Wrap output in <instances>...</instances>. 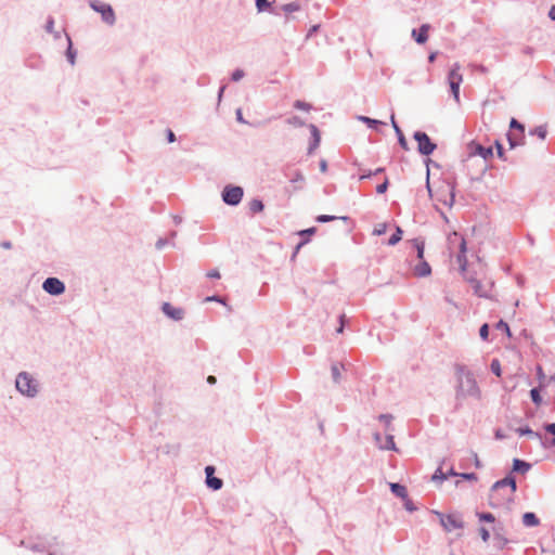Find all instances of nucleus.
I'll return each instance as SVG.
<instances>
[{
	"label": "nucleus",
	"mask_w": 555,
	"mask_h": 555,
	"mask_svg": "<svg viewBox=\"0 0 555 555\" xmlns=\"http://www.w3.org/2000/svg\"><path fill=\"white\" fill-rule=\"evenodd\" d=\"M455 374L457 378V386L455 391L456 400L472 397L475 399L481 398V390L477 384L474 373L464 364L455 365Z\"/></svg>",
	"instance_id": "obj_1"
},
{
	"label": "nucleus",
	"mask_w": 555,
	"mask_h": 555,
	"mask_svg": "<svg viewBox=\"0 0 555 555\" xmlns=\"http://www.w3.org/2000/svg\"><path fill=\"white\" fill-rule=\"evenodd\" d=\"M517 490L516 478L512 473H508L503 479L495 481L489 494V505L491 507H499L506 502L513 500V495Z\"/></svg>",
	"instance_id": "obj_2"
},
{
	"label": "nucleus",
	"mask_w": 555,
	"mask_h": 555,
	"mask_svg": "<svg viewBox=\"0 0 555 555\" xmlns=\"http://www.w3.org/2000/svg\"><path fill=\"white\" fill-rule=\"evenodd\" d=\"M15 388L24 397L36 398L40 391V383L28 372H20L15 378Z\"/></svg>",
	"instance_id": "obj_3"
},
{
	"label": "nucleus",
	"mask_w": 555,
	"mask_h": 555,
	"mask_svg": "<svg viewBox=\"0 0 555 555\" xmlns=\"http://www.w3.org/2000/svg\"><path fill=\"white\" fill-rule=\"evenodd\" d=\"M448 240H449L450 244H453L454 241H456V240L460 241L459 254L456 255V262L459 263L461 273L464 276L468 275V272H467L468 261H467V257H466V251H467L466 240L457 232H453V234L450 235Z\"/></svg>",
	"instance_id": "obj_4"
},
{
	"label": "nucleus",
	"mask_w": 555,
	"mask_h": 555,
	"mask_svg": "<svg viewBox=\"0 0 555 555\" xmlns=\"http://www.w3.org/2000/svg\"><path fill=\"white\" fill-rule=\"evenodd\" d=\"M89 5L93 11L101 14V18L105 24L113 26L116 23V15L111 4L100 0H91Z\"/></svg>",
	"instance_id": "obj_5"
},
{
	"label": "nucleus",
	"mask_w": 555,
	"mask_h": 555,
	"mask_svg": "<svg viewBox=\"0 0 555 555\" xmlns=\"http://www.w3.org/2000/svg\"><path fill=\"white\" fill-rule=\"evenodd\" d=\"M413 139L417 142V152L423 156L431 155L437 149V144L424 131H415Z\"/></svg>",
	"instance_id": "obj_6"
},
{
	"label": "nucleus",
	"mask_w": 555,
	"mask_h": 555,
	"mask_svg": "<svg viewBox=\"0 0 555 555\" xmlns=\"http://www.w3.org/2000/svg\"><path fill=\"white\" fill-rule=\"evenodd\" d=\"M460 64L454 63L448 74V83L450 86L451 94L456 103H460V86L463 81V76L460 73Z\"/></svg>",
	"instance_id": "obj_7"
},
{
	"label": "nucleus",
	"mask_w": 555,
	"mask_h": 555,
	"mask_svg": "<svg viewBox=\"0 0 555 555\" xmlns=\"http://www.w3.org/2000/svg\"><path fill=\"white\" fill-rule=\"evenodd\" d=\"M244 190L238 185H225L222 190V201L229 206H237L243 198Z\"/></svg>",
	"instance_id": "obj_8"
},
{
	"label": "nucleus",
	"mask_w": 555,
	"mask_h": 555,
	"mask_svg": "<svg viewBox=\"0 0 555 555\" xmlns=\"http://www.w3.org/2000/svg\"><path fill=\"white\" fill-rule=\"evenodd\" d=\"M435 515H437V517L440 520V525L448 532H451L455 529H462L464 527V522H463L461 516H459L456 514L444 515L441 512L435 511Z\"/></svg>",
	"instance_id": "obj_9"
},
{
	"label": "nucleus",
	"mask_w": 555,
	"mask_h": 555,
	"mask_svg": "<svg viewBox=\"0 0 555 555\" xmlns=\"http://www.w3.org/2000/svg\"><path fill=\"white\" fill-rule=\"evenodd\" d=\"M42 289L51 296H60L65 293L66 286L57 278H47L42 283Z\"/></svg>",
	"instance_id": "obj_10"
},
{
	"label": "nucleus",
	"mask_w": 555,
	"mask_h": 555,
	"mask_svg": "<svg viewBox=\"0 0 555 555\" xmlns=\"http://www.w3.org/2000/svg\"><path fill=\"white\" fill-rule=\"evenodd\" d=\"M494 547L499 551L505 548L508 543V539L504 535V527L502 524H498L492 528Z\"/></svg>",
	"instance_id": "obj_11"
},
{
	"label": "nucleus",
	"mask_w": 555,
	"mask_h": 555,
	"mask_svg": "<svg viewBox=\"0 0 555 555\" xmlns=\"http://www.w3.org/2000/svg\"><path fill=\"white\" fill-rule=\"evenodd\" d=\"M205 474H206V485L209 489L217 491L220 490L223 486L222 479L215 477V467L211 465H208L205 467Z\"/></svg>",
	"instance_id": "obj_12"
},
{
	"label": "nucleus",
	"mask_w": 555,
	"mask_h": 555,
	"mask_svg": "<svg viewBox=\"0 0 555 555\" xmlns=\"http://www.w3.org/2000/svg\"><path fill=\"white\" fill-rule=\"evenodd\" d=\"M163 313L173 321H181L184 318V310L179 307H173L170 302H164L162 306Z\"/></svg>",
	"instance_id": "obj_13"
},
{
	"label": "nucleus",
	"mask_w": 555,
	"mask_h": 555,
	"mask_svg": "<svg viewBox=\"0 0 555 555\" xmlns=\"http://www.w3.org/2000/svg\"><path fill=\"white\" fill-rule=\"evenodd\" d=\"M468 146L470 155H478L485 160H488L493 156V150L491 146L486 147L475 141L470 142Z\"/></svg>",
	"instance_id": "obj_14"
},
{
	"label": "nucleus",
	"mask_w": 555,
	"mask_h": 555,
	"mask_svg": "<svg viewBox=\"0 0 555 555\" xmlns=\"http://www.w3.org/2000/svg\"><path fill=\"white\" fill-rule=\"evenodd\" d=\"M20 545L35 553H43L50 547V544L42 538H38L37 542L22 540Z\"/></svg>",
	"instance_id": "obj_15"
},
{
	"label": "nucleus",
	"mask_w": 555,
	"mask_h": 555,
	"mask_svg": "<svg viewBox=\"0 0 555 555\" xmlns=\"http://www.w3.org/2000/svg\"><path fill=\"white\" fill-rule=\"evenodd\" d=\"M465 280L472 285V288H473L475 295H477L478 297H481V298L489 297L488 291L485 288V286L482 285V283L479 280H477L470 275H465Z\"/></svg>",
	"instance_id": "obj_16"
},
{
	"label": "nucleus",
	"mask_w": 555,
	"mask_h": 555,
	"mask_svg": "<svg viewBox=\"0 0 555 555\" xmlns=\"http://www.w3.org/2000/svg\"><path fill=\"white\" fill-rule=\"evenodd\" d=\"M308 128H309L310 133H311V139H310L309 147H308V154H312L313 151L315 149H318L319 145H320L321 134H320V131H319L318 127L314 124L308 125Z\"/></svg>",
	"instance_id": "obj_17"
},
{
	"label": "nucleus",
	"mask_w": 555,
	"mask_h": 555,
	"mask_svg": "<svg viewBox=\"0 0 555 555\" xmlns=\"http://www.w3.org/2000/svg\"><path fill=\"white\" fill-rule=\"evenodd\" d=\"M430 26L428 24L421 25L420 28L412 29V38L415 40L416 43L423 44L428 40V30Z\"/></svg>",
	"instance_id": "obj_18"
},
{
	"label": "nucleus",
	"mask_w": 555,
	"mask_h": 555,
	"mask_svg": "<svg viewBox=\"0 0 555 555\" xmlns=\"http://www.w3.org/2000/svg\"><path fill=\"white\" fill-rule=\"evenodd\" d=\"M413 272L417 278H426L431 274V267L425 259H422L414 267Z\"/></svg>",
	"instance_id": "obj_19"
},
{
	"label": "nucleus",
	"mask_w": 555,
	"mask_h": 555,
	"mask_svg": "<svg viewBox=\"0 0 555 555\" xmlns=\"http://www.w3.org/2000/svg\"><path fill=\"white\" fill-rule=\"evenodd\" d=\"M390 120H391V125H392V128L396 132V135H397V139H398V144L405 151H409V144H408V141L401 130V128L399 127V125L397 124L396 119H395V116L391 115L390 117Z\"/></svg>",
	"instance_id": "obj_20"
},
{
	"label": "nucleus",
	"mask_w": 555,
	"mask_h": 555,
	"mask_svg": "<svg viewBox=\"0 0 555 555\" xmlns=\"http://www.w3.org/2000/svg\"><path fill=\"white\" fill-rule=\"evenodd\" d=\"M317 232V228L315 227H311V228H308V229H305V230H301L299 231V236L301 237V241L297 244L296 248H295V253H294V256L296 255V253L304 246L306 245L309 241H310V236L313 235L314 233Z\"/></svg>",
	"instance_id": "obj_21"
},
{
	"label": "nucleus",
	"mask_w": 555,
	"mask_h": 555,
	"mask_svg": "<svg viewBox=\"0 0 555 555\" xmlns=\"http://www.w3.org/2000/svg\"><path fill=\"white\" fill-rule=\"evenodd\" d=\"M531 468V464L524 461V460H520V459H514L513 460V467H512V475L514 473H519V474H526L527 472H529Z\"/></svg>",
	"instance_id": "obj_22"
},
{
	"label": "nucleus",
	"mask_w": 555,
	"mask_h": 555,
	"mask_svg": "<svg viewBox=\"0 0 555 555\" xmlns=\"http://www.w3.org/2000/svg\"><path fill=\"white\" fill-rule=\"evenodd\" d=\"M522 525L528 528L537 527L540 525V519L534 513L526 512L522 515Z\"/></svg>",
	"instance_id": "obj_23"
},
{
	"label": "nucleus",
	"mask_w": 555,
	"mask_h": 555,
	"mask_svg": "<svg viewBox=\"0 0 555 555\" xmlns=\"http://www.w3.org/2000/svg\"><path fill=\"white\" fill-rule=\"evenodd\" d=\"M346 370V366L341 362H334L331 365V373L334 383L339 384L341 380V371Z\"/></svg>",
	"instance_id": "obj_24"
},
{
	"label": "nucleus",
	"mask_w": 555,
	"mask_h": 555,
	"mask_svg": "<svg viewBox=\"0 0 555 555\" xmlns=\"http://www.w3.org/2000/svg\"><path fill=\"white\" fill-rule=\"evenodd\" d=\"M390 491L393 495L400 499H406L408 490L405 486L399 483V482H390L389 483Z\"/></svg>",
	"instance_id": "obj_25"
},
{
	"label": "nucleus",
	"mask_w": 555,
	"mask_h": 555,
	"mask_svg": "<svg viewBox=\"0 0 555 555\" xmlns=\"http://www.w3.org/2000/svg\"><path fill=\"white\" fill-rule=\"evenodd\" d=\"M256 2V9L259 13L269 11L273 14H278L274 9H272V3L274 0H255Z\"/></svg>",
	"instance_id": "obj_26"
},
{
	"label": "nucleus",
	"mask_w": 555,
	"mask_h": 555,
	"mask_svg": "<svg viewBox=\"0 0 555 555\" xmlns=\"http://www.w3.org/2000/svg\"><path fill=\"white\" fill-rule=\"evenodd\" d=\"M281 10L286 14L285 23L289 21V14L300 10V4L297 1L285 3L281 7Z\"/></svg>",
	"instance_id": "obj_27"
},
{
	"label": "nucleus",
	"mask_w": 555,
	"mask_h": 555,
	"mask_svg": "<svg viewBox=\"0 0 555 555\" xmlns=\"http://www.w3.org/2000/svg\"><path fill=\"white\" fill-rule=\"evenodd\" d=\"M413 247L416 250V257L418 260L424 259V251H425V242L422 238H413L412 240Z\"/></svg>",
	"instance_id": "obj_28"
},
{
	"label": "nucleus",
	"mask_w": 555,
	"mask_h": 555,
	"mask_svg": "<svg viewBox=\"0 0 555 555\" xmlns=\"http://www.w3.org/2000/svg\"><path fill=\"white\" fill-rule=\"evenodd\" d=\"M515 431L519 435V436H529V437H532V438H537V439H542V436L540 433H537V431H533L529 426H524V427H518L515 429Z\"/></svg>",
	"instance_id": "obj_29"
},
{
	"label": "nucleus",
	"mask_w": 555,
	"mask_h": 555,
	"mask_svg": "<svg viewBox=\"0 0 555 555\" xmlns=\"http://www.w3.org/2000/svg\"><path fill=\"white\" fill-rule=\"evenodd\" d=\"M248 208L251 214H258L264 209V205L261 199L254 198L249 202Z\"/></svg>",
	"instance_id": "obj_30"
},
{
	"label": "nucleus",
	"mask_w": 555,
	"mask_h": 555,
	"mask_svg": "<svg viewBox=\"0 0 555 555\" xmlns=\"http://www.w3.org/2000/svg\"><path fill=\"white\" fill-rule=\"evenodd\" d=\"M359 120H361L362 122L366 124L369 128L371 129H377L378 126L380 125H385L383 121L380 120H377V119H373V118H370V117H366V116H359L358 117Z\"/></svg>",
	"instance_id": "obj_31"
},
{
	"label": "nucleus",
	"mask_w": 555,
	"mask_h": 555,
	"mask_svg": "<svg viewBox=\"0 0 555 555\" xmlns=\"http://www.w3.org/2000/svg\"><path fill=\"white\" fill-rule=\"evenodd\" d=\"M67 41H68V47L66 50V57H67V61L70 63V65H74L77 52L73 48L72 39L69 36H67Z\"/></svg>",
	"instance_id": "obj_32"
},
{
	"label": "nucleus",
	"mask_w": 555,
	"mask_h": 555,
	"mask_svg": "<svg viewBox=\"0 0 555 555\" xmlns=\"http://www.w3.org/2000/svg\"><path fill=\"white\" fill-rule=\"evenodd\" d=\"M402 234H403V230L399 225H396V231L389 237L388 245L395 246L396 244H398L402 238Z\"/></svg>",
	"instance_id": "obj_33"
},
{
	"label": "nucleus",
	"mask_w": 555,
	"mask_h": 555,
	"mask_svg": "<svg viewBox=\"0 0 555 555\" xmlns=\"http://www.w3.org/2000/svg\"><path fill=\"white\" fill-rule=\"evenodd\" d=\"M530 134L537 135L541 140H544L547 134V128L545 125H540V126L535 127L534 129L530 130Z\"/></svg>",
	"instance_id": "obj_34"
},
{
	"label": "nucleus",
	"mask_w": 555,
	"mask_h": 555,
	"mask_svg": "<svg viewBox=\"0 0 555 555\" xmlns=\"http://www.w3.org/2000/svg\"><path fill=\"white\" fill-rule=\"evenodd\" d=\"M286 124L296 128H301L306 126V122L301 119V117L294 115L288 117L286 120Z\"/></svg>",
	"instance_id": "obj_35"
},
{
	"label": "nucleus",
	"mask_w": 555,
	"mask_h": 555,
	"mask_svg": "<svg viewBox=\"0 0 555 555\" xmlns=\"http://www.w3.org/2000/svg\"><path fill=\"white\" fill-rule=\"evenodd\" d=\"M530 398L535 405H540L542 403L541 388L540 387L532 388L530 390Z\"/></svg>",
	"instance_id": "obj_36"
},
{
	"label": "nucleus",
	"mask_w": 555,
	"mask_h": 555,
	"mask_svg": "<svg viewBox=\"0 0 555 555\" xmlns=\"http://www.w3.org/2000/svg\"><path fill=\"white\" fill-rule=\"evenodd\" d=\"M490 370L498 377L502 375V367L499 359L494 358L491 360Z\"/></svg>",
	"instance_id": "obj_37"
},
{
	"label": "nucleus",
	"mask_w": 555,
	"mask_h": 555,
	"mask_svg": "<svg viewBox=\"0 0 555 555\" xmlns=\"http://www.w3.org/2000/svg\"><path fill=\"white\" fill-rule=\"evenodd\" d=\"M336 219H341V220H347L348 217H336V216H333V215H319L315 220L320 223H326V222H330V221H333V220H336Z\"/></svg>",
	"instance_id": "obj_38"
},
{
	"label": "nucleus",
	"mask_w": 555,
	"mask_h": 555,
	"mask_svg": "<svg viewBox=\"0 0 555 555\" xmlns=\"http://www.w3.org/2000/svg\"><path fill=\"white\" fill-rule=\"evenodd\" d=\"M476 516L478 517V519L480 521H485V522H494L495 521L494 515L489 512H477Z\"/></svg>",
	"instance_id": "obj_39"
},
{
	"label": "nucleus",
	"mask_w": 555,
	"mask_h": 555,
	"mask_svg": "<svg viewBox=\"0 0 555 555\" xmlns=\"http://www.w3.org/2000/svg\"><path fill=\"white\" fill-rule=\"evenodd\" d=\"M380 449L398 451V449L396 447V443H395V438H393L392 435H387L386 436V443H385V446H380Z\"/></svg>",
	"instance_id": "obj_40"
},
{
	"label": "nucleus",
	"mask_w": 555,
	"mask_h": 555,
	"mask_svg": "<svg viewBox=\"0 0 555 555\" xmlns=\"http://www.w3.org/2000/svg\"><path fill=\"white\" fill-rule=\"evenodd\" d=\"M509 127H511V129H517L519 131V133H520V137L524 138L525 126L521 122H519L515 118H512Z\"/></svg>",
	"instance_id": "obj_41"
},
{
	"label": "nucleus",
	"mask_w": 555,
	"mask_h": 555,
	"mask_svg": "<svg viewBox=\"0 0 555 555\" xmlns=\"http://www.w3.org/2000/svg\"><path fill=\"white\" fill-rule=\"evenodd\" d=\"M294 108H297V109H301V111H310L312 108L311 104L305 102V101H301V100H296L293 104Z\"/></svg>",
	"instance_id": "obj_42"
},
{
	"label": "nucleus",
	"mask_w": 555,
	"mask_h": 555,
	"mask_svg": "<svg viewBox=\"0 0 555 555\" xmlns=\"http://www.w3.org/2000/svg\"><path fill=\"white\" fill-rule=\"evenodd\" d=\"M289 181L292 183H304L305 182V176L300 170H295L294 175L289 178Z\"/></svg>",
	"instance_id": "obj_43"
},
{
	"label": "nucleus",
	"mask_w": 555,
	"mask_h": 555,
	"mask_svg": "<svg viewBox=\"0 0 555 555\" xmlns=\"http://www.w3.org/2000/svg\"><path fill=\"white\" fill-rule=\"evenodd\" d=\"M495 328H496L498 331H501V332H503V333H506L508 337L511 336V330H509V326H508V324H507L505 321L500 320V321L495 324Z\"/></svg>",
	"instance_id": "obj_44"
},
{
	"label": "nucleus",
	"mask_w": 555,
	"mask_h": 555,
	"mask_svg": "<svg viewBox=\"0 0 555 555\" xmlns=\"http://www.w3.org/2000/svg\"><path fill=\"white\" fill-rule=\"evenodd\" d=\"M543 428L547 434L553 436L552 444L555 448V423H546Z\"/></svg>",
	"instance_id": "obj_45"
},
{
	"label": "nucleus",
	"mask_w": 555,
	"mask_h": 555,
	"mask_svg": "<svg viewBox=\"0 0 555 555\" xmlns=\"http://www.w3.org/2000/svg\"><path fill=\"white\" fill-rule=\"evenodd\" d=\"M377 418L385 424L386 428H389L393 416L391 414H379Z\"/></svg>",
	"instance_id": "obj_46"
},
{
	"label": "nucleus",
	"mask_w": 555,
	"mask_h": 555,
	"mask_svg": "<svg viewBox=\"0 0 555 555\" xmlns=\"http://www.w3.org/2000/svg\"><path fill=\"white\" fill-rule=\"evenodd\" d=\"M431 479H433L434 481H436V480H439V481L447 480V476H446V475H444V473L442 472L441 466H439V467L435 470V473H434V475H433Z\"/></svg>",
	"instance_id": "obj_47"
},
{
	"label": "nucleus",
	"mask_w": 555,
	"mask_h": 555,
	"mask_svg": "<svg viewBox=\"0 0 555 555\" xmlns=\"http://www.w3.org/2000/svg\"><path fill=\"white\" fill-rule=\"evenodd\" d=\"M479 336L482 340H488L489 338V325L487 323L482 324L479 328Z\"/></svg>",
	"instance_id": "obj_48"
},
{
	"label": "nucleus",
	"mask_w": 555,
	"mask_h": 555,
	"mask_svg": "<svg viewBox=\"0 0 555 555\" xmlns=\"http://www.w3.org/2000/svg\"><path fill=\"white\" fill-rule=\"evenodd\" d=\"M495 149H496V155L500 159L502 160H506V157H505V151H504V147L503 145L496 140L495 141Z\"/></svg>",
	"instance_id": "obj_49"
},
{
	"label": "nucleus",
	"mask_w": 555,
	"mask_h": 555,
	"mask_svg": "<svg viewBox=\"0 0 555 555\" xmlns=\"http://www.w3.org/2000/svg\"><path fill=\"white\" fill-rule=\"evenodd\" d=\"M244 76V70L241 68H236L231 75V80L236 82L240 81Z\"/></svg>",
	"instance_id": "obj_50"
},
{
	"label": "nucleus",
	"mask_w": 555,
	"mask_h": 555,
	"mask_svg": "<svg viewBox=\"0 0 555 555\" xmlns=\"http://www.w3.org/2000/svg\"><path fill=\"white\" fill-rule=\"evenodd\" d=\"M388 186H389V181H388V179L386 178V179L384 180V182H383V183H380V184H378V185L376 186V192H377L378 194H384V193L387 191Z\"/></svg>",
	"instance_id": "obj_51"
},
{
	"label": "nucleus",
	"mask_w": 555,
	"mask_h": 555,
	"mask_svg": "<svg viewBox=\"0 0 555 555\" xmlns=\"http://www.w3.org/2000/svg\"><path fill=\"white\" fill-rule=\"evenodd\" d=\"M460 477L464 480L477 481L478 477L475 473H460Z\"/></svg>",
	"instance_id": "obj_52"
},
{
	"label": "nucleus",
	"mask_w": 555,
	"mask_h": 555,
	"mask_svg": "<svg viewBox=\"0 0 555 555\" xmlns=\"http://www.w3.org/2000/svg\"><path fill=\"white\" fill-rule=\"evenodd\" d=\"M480 538L483 542H488L490 539V531L486 527H480L479 529Z\"/></svg>",
	"instance_id": "obj_53"
},
{
	"label": "nucleus",
	"mask_w": 555,
	"mask_h": 555,
	"mask_svg": "<svg viewBox=\"0 0 555 555\" xmlns=\"http://www.w3.org/2000/svg\"><path fill=\"white\" fill-rule=\"evenodd\" d=\"M402 500L404 501V507H405L406 511L414 512L416 509L414 503L409 498V495H406V499H402Z\"/></svg>",
	"instance_id": "obj_54"
},
{
	"label": "nucleus",
	"mask_w": 555,
	"mask_h": 555,
	"mask_svg": "<svg viewBox=\"0 0 555 555\" xmlns=\"http://www.w3.org/2000/svg\"><path fill=\"white\" fill-rule=\"evenodd\" d=\"M205 301H207V302L214 301V302H219V304L224 305V299L221 296H219V295L207 296L205 298Z\"/></svg>",
	"instance_id": "obj_55"
},
{
	"label": "nucleus",
	"mask_w": 555,
	"mask_h": 555,
	"mask_svg": "<svg viewBox=\"0 0 555 555\" xmlns=\"http://www.w3.org/2000/svg\"><path fill=\"white\" fill-rule=\"evenodd\" d=\"M54 29V18L52 16H49L46 23V30L48 33H53Z\"/></svg>",
	"instance_id": "obj_56"
},
{
	"label": "nucleus",
	"mask_w": 555,
	"mask_h": 555,
	"mask_svg": "<svg viewBox=\"0 0 555 555\" xmlns=\"http://www.w3.org/2000/svg\"><path fill=\"white\" fill-rule=\"evenodd\" d=\"M386 228H387L386 223H382V224H379L378 228L374 229L373 234L378 235V236L383 235L386 232Z\"/></svg>",
	"instance_id": "obj_57"
},
{
	"label": "nucleus",
	"mask_w": 555,
	"mask_h": 555,
	"mask_svg": "<svg viewBox=\"0 0 555 555\" xmlns=\"http://www.w3.org/2000/svg\"><path fill=\"white\" fill-rule=\"evenodd\" d=\"M206 276L208 279H220V272L218 269H212L206 273Z\"/></svg>",
	"instance_id": "obj_58"
},
{
	"label": "nucleus",
	"mask_w": 555,
	"mask_h": 555,
	"mask_svg": "<svg viewBox=\"0 0 555 555\" xmlns=\"http://www.w3.org/2000/svg\"><path fill=\"white\" fill-rule=\"evenodd\" d=\"M235 118H236V121L240 122V124H248L244 117H243V113H242V108H237L235 111Z\"/></svg>",
	"instance_id": "obj_59"
},
{
	"label": "nucleus",
	"mask_w": 555,
	"mask_h": 555,
	"mask_svg": "<svg viewBox=\"0 0 555 555\" xmlns=\"http://www.w3.org/2000/svg\"><path fill=\"white\" fill-rule=\"evenodd\" d=\"M507 140H508V143H509V146L511 149H514L516 147L517 145H519V142L516 140V138L512 134H507Z\"/></svg>",
	"instance_id": "obj_60"
},
{
	"label": "nucleus",
	"mask_w": 555,
	"mask_h": 555,
	"mask_svg": "<svg viewBox=\"0 0 555 555\" xmlns=\"http://www.w3.org/2000/svg\"><path fill=\"white\" fill-rule=\"evenodd\" d=\"M373 176H374V173L372 170H363V172L360 175L359 179L360 180L370 179Z\"/></svg>",
	"instance_id": "obj_61"
},
{
	"label": "nucleus",
	"mask_w": 555,
	"mask_h": 555,
	"mask_svg": "<svg viewBox=\"0 0 555 555\" xmlns=\"http://www.w3.org/2000/svg\"><path fill=\"white\" fill-rule=\"evenodd\" d=\"M167 243L168 241L166 238H158L155 246L157 249H162Z\"/></svg>",
	"instance_id": "obj_62"
},
{
	"label": "nucleus",
	"mask_w": 555,
	"mask_h": 555,
	"mask_svg": "<svg viewBox=\"0 0 555 555\" xmlns=\"http://www.w3.org/2000/svg\"><path fill=\"white\" fill-rule=\"evenodd\" d=\"M320 28V25L317 24V25H313L309 30H308V34H307V39L310 38L312 35H314Z\"/></svg>",
	"instance_id": "obj_63"
},
{
	"label": "nucleus",
	"mask_w": 555,
	"mask_h": 555,
	"mask_svg": "<svg viewBox=\"0 0 555 555\" xmlns=\"http://www.w3.org/2000/svg\"><path fill=\"white\" fill-rule=\"evenodd\" d=\"M548 17L552 20V21H555V4L551 7L550 11H548Z\"/></svg>",
	"instance_id": "obj_64"
}]
</instances>
